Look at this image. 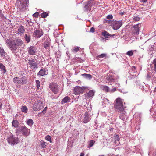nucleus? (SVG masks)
Instances as JSON below:
<instances>
[{
    "label": "nucleus",
    "instance_id": "1",
    "mask_svg": "<svg viewBox=\"0 0 156 156\" xmlns=\"http://www.w3.org/2000/svg\"><path fill=\"white\" fill-rule=\"evenodd\" d=\"M5 42L12 52L16 55L18 52V47L22 46L23 43V41L20 38H17L15 40L7 39L6 40Z\"/></svg>",
    "mask_w": 156,
    "mask_h": 156
},
{
    "label": "nucleus",
    "instance_id": "2",
    "mask_svg": "<svg viewBox=\"0 0 156 156\" xmlns=\"http://www.w3.org/2000/svg\"><path fill=\"white\" fill-rule=\"evenodd\" d=\"M29 3L28 0H17V12H23L25 11L27 7V4Z\"/></svg>",
    "mask_w": 156,
    "mask_h": 156
},
{
    "label": "nucleus",
    "instance_id": "3",
    "mask_svg": "<svg viewBox=\"0 0 156 156\" xmlns=\"http://www.w3.org/2000/svg\"><path fill=\"white\" fill-rule=\"evenodd\" d=\"M116 103L114 105L115 108L118 112H122L124 110L123 101L120 98H117L115 101Z\"/></svg>",
    "mask_w": 156,
    "mask_h": 156
},
{
    "label": "nucleus",
    "instance_id": "4",
    "mask_svg": "<svg viewBox=\"0 0 156 156\" xmlns=\"http://www.w3.org/2000/svg\"><path fill=\"white\" fill-rule=\"evenodd\" d=\"M7 140L9 144L12 146L17 144L20 142L18 137H16L12 135H11L8 137Z\"/></svg>",
    "mask_w": 156,
    "mask_h": 156
},
{
    "label": "nucleus",
    "instance_id": "5",
    "mask_svg": "<svg viewBox=\"0 0 156 156\" xmlns=\"http://www.w3.org/2000/svg\"><path fill=\"white\" fill-rule=\"evenodd\" d=\"M13 82L15 83H18L21 85H24L27 83V79L25 76L20 78L18 77H16L13 79Z\"/></svg>",
    "mask_w": 156,
    "mask_h": 156
},
{
    "label": "nucleus",
    "instance_id": "6",
    "mask_svg": "<svg viewBox=\"0 0 156 156\" xmlns=\"http://www.w3.org/2000/svg\"><path fill=\"white\" fill-rule=\"evenodd\" d=\"M16 131L21 132L24 136H28L30 133V129L25 126H21L19 129H17Z\"/></svg>",
    "mask_w": 156,
    "mask_h": 156
},
{
    "label": "nucleus",
    "instance_id": "7",
    "mask_svg": "<svg viewBox=\"0 0 156 156\" xmlns=\"http://www.w3.org/2000/svg\"><path fill=\"white\" fill-rule=\"evenodd\" d=\"M49 88L51 91L55 94H57L59 91V87L58 85L54 82H52L50 83Z\"/></svg>",
    "mask_w": 156,
    "mask_h": 156
},
{
    "label": "nucleus",
    "instance_id": "8",
    "mask_svg": "<svg viewBox=\"0 0 156 156\" xmlns=\"http://www.w3.org/2000/svg\"><path fill=\"white\" fill-rule=\"evenodd\" d=\"M44 104L40 100H38L35 102L33 106V109L35 111H38L42 109L44 107Z\"/></svg>",
    "mask_w": 156,
    "mask_h": 156
},
{
    "label": "nucleus",
    "instance_id": "9",
    "mask_svg": "<svg viewBox=\"0 0 156 156\" xmlns=\"http://www.w3.org/2000/svg\"><path fill=\"white\" fill-rule=\"evenodd\" d=\"M27 63L30 65V66L32 69H34L38 67L37 64V60L31 58L28 60Z\"/></svg>",
    "mask_w": 156,
    "mask_h": 156
},
{
    "label": "nucleus",
    "instance_id": "10",
    "mask_svg": "<svg viewBox=\"0 0 156 156\" xmlns=\"http://www.w3.org/2000/svg\"><path fill=\"white\" fill-rule=\"evenodd\" d=\"M122 23L121 20L117 21H115L112 22L111 26L115 30L119 29L122 25Z\"/></svg>",
    "mask_w": 156,
    "mask_h": 156
},
{
    "label": "nucleus",
    "instance_id": "11",
    "mask_svg": "<svg viewBox=\"0 0 156 156\" xmlns=\"http://www.w3.org/2000/svg\"><path fill=\"white\" fill-rule=\"evenodd\" d=\"M139 25V24H137L133 26L131 28L132 34L138 35L139 34L140 30Z\"/></svg>",
    "mask_w": 156,
    "mask_h": 156
},
{
    "label": "nucleus",
    "instance_id": "12",
    "mask_svg": "<svg viewBox=\"0 0 156 156\" xmlns=\"http://www.w3.org/2000/svg\"><path fill=\"white\" fill-rule=\"evenodd\" d=\"M153 63L154 65V70L156 73V58L154 60ZM151 78V80L152 84L155 83H156V75L154 76L153 75Z\"/></svg>",
    "mask_w": 156,
    "mask_h": 156
},
{
    "label": "nucleus",
    "instance_id": "13",
    "mask_svg": "<svg viewBox=\"0 0 156 156\" xmlns=\"http://www.w3.org/2000/svg\"><path fill=\"white\" fill-rule=\"evenodd\" d=\"M51 41L50 38L47 39L43 43V46L46 50H49L51 44Z\"/></svg>",
    "mask_w": 156,
    "mask_h": 156
},
{
    "label": "nucleus",
    "instance_id": "14",
    "mask_svg": "<svg viewBox=\"0 0 156 156\" xmlns=\"http://www.w3.org/2000/svg\"><path fill=\"white\" fill-rule=\"evenodd\" d=\"M84 117L83 120V122L86 123L88 122L91 119V117L90 115L88 112H86L84 115Z\"/></svg>",
    "mask_w": 156,
    "mask_h": 156
},
{
    "label": "nucleus",
    "instance_id": "15",
    "mask_svg": "<svg viewBox=\"0 0 156 156\" xmlns=\"http://www.w3.org/2000/svg\"><path fill=\"white\" fill-rule=\"evenodd\" d=\"M84 90V88L83 87L79 86H76L74 89V91L75 92L76 95L80 93H82Z\"/></svg>",
    "mask_w": 156,
    "mask_h": 156
},
{
    "label": "nucleus",
    "instance_id": "16",
    "mask_svg": "<svg viewBox=\"0 0 156 156\" xmlns=\"http://www.w3.org/2000/svg\"><path fill=\"white\" fill-rule=\"evenodd\" d=\"M115 74L113 73H112V74L108 73L106 77V80L108 82H113L115 79Z\"/></svg>",
    "mask_w": 156,
    "mask_h": 156
},
{
    "label": "nucleus",
    "instance_id": "17",
    "mask_svg": "<svg viewBox=\"0 0 156 156\" xmlns=\"http://www.w3.org/2000/svg\"><path fill=\"white\" fill-rule=\"evenodd\" d=\"M28 53L30 55H34L36 52V48L33 46H30L27 49Z\"/></svg>",
    "mask_w": 156,
    "mask_h": 156
},
{
    "label": "nucleus",
    "instance_id": "18",
    "mask_svg": "<svg viewBox=\"0 0 156 156\" xmlns=\"http://www.w3.org/2000/svg\"><path fill=\"white\" fill-rule=\"evenodd\" d=\"M43 35V33L42 31L39 30H36L33 33L34 36L37 38L41 37Z\"/></svg>",
    "mask_w": 156,
    "mask_h": 156
},
{
    "label": "nucleus",
    "instance_id": "19",
    "mask_svg": "<svg viewBox=\"0 0 156 156\" xmlns=\"http://www.w3.org/2000/svg\"><path fill=\"white\" fill-rule=\"evenodd\" d=\"M92 4L90 1H88L87 4L85 6L84 9L85 11H90Z\"/></svg>",
    "mask_w": 156,
    "mask_h": 156
},
{
    "label": "nucleus",
    "instance_id": "20",
    "mask_svg": "<svg viewBox=\"0 0 156 156\" xmlns=\"http://www.w3.org/2000/svg\"><path fill=\"white\" fill-rule=\"evenodd\" d=\"M18 32L19 34H22L24 33L25 31V29L23 26H20L18 27Z\"/></svg>",
    "mask_w": 156,
    "mask_h": 156
},
{
    "label": "nucleus",
    "instance_id": "21",
    "mask_svg": "<svg viewBox=\"0 0 156 156\" xmlns=\"http://www.w3.org/2000/svg\"><path fill=\"white\" fill-rule=\"evenodd\" d=\"M70 100L71 98L70 97L68 96H66L62 99L61 101V104H63L66 103L70 102Z\"/></svg>",
    "mask_w": 156,
    "mask_h": 156
},
{
    "label": "nucleus",
    "instance_id": "22",
    "mask_svg": "<svg viewBox=\"0 0 156 156\" xmlns=\"http://www.w3.org/2000/svg\"><path fill=\"white\" fill-rule=\"evenodd\" d=\"M46 73V70L44 68H42L39 71V72L37 73V75L38 76H43L45 75H46V74L45 73Z\"/></svg>",
    "mask_w": 156,
    "mask_h": 156
},
{
    "label": "nucleus",
    "instance_id": "23",
    "mask_svg": "<svg viewBox=\"0 0 156 156\" xmlns=\"http://www.w3.org/2000/svg\"><path fill=\"white\" fill-rule=\"evenodd\" d=\"M6 53L5 51L2 47H0V55L1 57L4 58L5 57Z\"/></svg>",
    "mask_w": 156,
    "mask_h": 156
},
{
    "label": "nucleus",
    "instance_id": "24",
    "mask_svg": "<svg viewBox=\"0 0 156 156\" xmlns=\"http://www.w3.org/2000/svg\"><path fill=\"white\" fill-rule=\"evenodd\" d=\"M153 75L151 73L148 72L145 76L146 80L147 81H150Z\"/></svg>",
    "mask_w": 156,
    "mask_h": 156
},
{
    "label": "nucleus",
    "instance_id": "25",
    "mask_svg": "<svg viewBox=\"0 0 156 156\" xmlns=\"http://www.w3.org/2000/svg\"><path fill=\"white\" fill-rule=\"evenodd\" d=\"M12 125L15 128H17L18 127L20 123L17 120H13L12 122Z\"/></svg>",
    "mask_w": 156,
    "mask_h": 156
},
{
    "label": "nucleus",
    "instance_id": "26",
    "mask_svg": "<svg viewBox=\"0 0 156 156\" xmlns=\"http://www.w3.org/2000/svg\"><path fill=\"white\" fill-rule=\"evenodd\" d=\"M0 69L3 74L5 73L6 72V69H5V66L2 64L0 63Z\"/></svg>",
    "mask_w": 156,
    "mask_h": 156
},
{
    "label": "nucleus",
    "instance_id": "27",
    "mask_svg": "<svg viewBox=\"0 0 156 156\" xmlns=\"http://www.w3.org/2000/svg\"><path fill=\"white\" fill-rule=\"evenodd\" d=\"M81 76L83 77L88 79H91L92 78V75L90 74L84 73L81 74Z\"/></svg>",
    "mask_w": 156,
    "mask_h": 156
},
{
    "label": "nucleus",
    "instance_id": "28",
    "mask_svg": "<svg viewBox=\"0 0 156 156\" xmlns=\"http://www.w3.org/2000/svg\"><path fill=\"white\" fill-rule=\"evenodd\" d=\"M24 38L27 43H29L30 41V37L29 35L25 34L24 35Z\"/></svg>",
    "mask_w": 156,
    "mask_h": 156
},
{
    "label": "nucleus",
    "instance_id": "29",
    "mask_svg": "<svg viewBox=\"0 0 156 156\" xmlns=\"http://www.w3.org/2000/svg\"><path fill=\"white\" fill-rule=\"evenodd\" d=\"M126 116V112L123 111V112L121 113L119 116L120 118L122 120L124 121Z\"/></svg>",
    "mask_w": 156,
    "mask_h": 156
},
{
    "label": "nucleus",
    "instance_id": "30",
    "mask_svg": "<svg viewBox=\"0 0 156 156\" xmlns=\"http://www.w3.org/2000/svg\"><path fill=\"white\" fill-rule=\"evenodd\" d=\"M114 138L115 140V143L116 144V145H118L119 143V138L118 135H114Z\"/></svg>",
    "mask_w": 156,
    "mask_h": 156
},
{
    "label": "nucleus",
    "instance_id": "31",
    "mask_svg": "<svg viewBox=\"0 0 156 156\" xmlns=\"http://www.w3.org/2000/svg\"><path fill=\"white\" fill-rule=\"evenodd\" d=\"M101 34L103 36H104L105 38H108L109 37H111V34L105 31L102 32Z\"/></svg>",
    "mask_w": 156,
    "mask_h": 156
},
{
    "label": "nucleus",
    "instance_id": "32",
    "mask_svg": "<svg viewBox=\"0 0 156 156\" xmlns=\"http://www.w3.org/2000/svg\"><path fill=\"white\" fill-rule=\"evenodd\" d=\"M95 92L93 90H90L89 92L87 93V97L88 98L92 97L94 94Z\"/></svg>",
    "mask_w": 156,
    "mask_h": 156
},
{
    "label": "nucleus",
    "instance_id": "33",
    "mask_svg": "<svg viewBox=\"0 0 156 156\" xmlns=\"http://www.w3.org/2000/svg\"><path fill=\"white\" fill-rule=\"evenodd\" d=\"M21 111L24 113H27L28 111V109L25 106H22L21 108Z\"/></svg>",
    "mask_w": 156,
    "mask_h": 156
},
{
    "label": "nucleus",
    "instance_id": "34",
    "mask_svg": "<svg viewBox=\"0 0 156 156\" xmlns=\"http://www.w3.org/2000/svg\"><path fill=\"white\" fill-rule=\"evenodd\" d=\"M107 54L105 53L102 54L101 55H100L96 57V58L98 60H100V58H103L106 56Z\"/></svg>",
    "mask_w": 156,
    "mask_h": 156
},
{
    "label": "nucleus",
    "instance_id": "35",
    "mask_svg": "<svg viewBox=\"0 0 156 156\" xmlns=\"http://www.w3.org/2000/svg\"><path fill=\"white\" fill-rule=\"evenodd\" d=\"M102 89L105 91L107 92L110 91L109 87L106 86H104L102 87Z\"/></svg>",
    "mask_w": 156,
    "mask_h": 156
},
{
    "label": "nucleus",
    "instance_id": "36",
    "mask_svg": "<svg viewBox=\"0 0 156 156\" xmlns=\"http://www.w3.org/2000/svg\"><path fill=\"white\" fill-rule=\"evenodd\" d=\"M27 123L29 126H32L33 124V120L31 119H29L27 122Z\"/></svg>",
    "mask_w": 156,
    "mask_h": 156
},
{
    "label": "nucleus",
    "instance_id": "37",
    "mask_svg": "<svg viewBox=\"0 0 156 156\" xmlns=\"http://www.w3.org/2000/svg\"><path fill=\"white\" fill-rule=\"evenodd\" d=\"M48 16V14L47 12H44L41 14V16L43 18H46Z\"/></svg>",
    "mask_w": 156,
    "mask_h": 156
},
{
    "label": "nucleus",
    "instance_id": "38",
    "mask_svg": "<svg viewBox=\"0 0 156 156\" xmlns=\"http://www.w3.org/2000/svg\"><path fill=\"white\" fill-rule=\"evenodd\" d=\"M36 83L37 90H38L40 86V82L39 80H36Z\"/></svg>",
    "mask_w": 156,
    "mask_h": 156
},
{
    "label": "nucleus",
    "instance_id": "39",
    "mask_svg": "<svg viewBox=\"0 0 156 156\" xmlns=\"http://www.w3.org/2000/svg\"><path fill=\"white\" fill-rule=\"evenodd\" d=\"M126 54L130 56H131L133 55V50H130L128 51Z\"/></svg>",
    "mask_w": 156,
    "mask_h": 156
},
{
    "label": "nucleus",
    "instance_id": "40",
    "mask_svg": "<svg viewBox=\"0 0 156 156\" xmlns=\"http://www.w3.org/2000/svg\"><path fill=\"white\" fill-rule=\"evenodd\" d=\"M133 17V20L135 21H138L140 20L141 19L140 17L137 16H134Z\"/></svg>",
    "mask_w": 156,
    "mask_h": 156
},
{
    "label": "nucleus",
    "instance_id": "41",
    "mask_svg": "<svg viewBox=\"0 0 156 156\" xmlns=\"http://www.w3.org/2000/svg\"><path fill=\"white\" fill-rule=\"evenodd\" d=\"M45 139L48 141L50 142L51 143L52 141H51V136L49 135L47 136L45 138Z\"/></svg>",
    "mask_w": 156,
    "mask_h": 156
},
{
    "label": "nucleus",
    "instance_id": "42",
    "mask_svg": "<svg viewBox=\"0 0 156 156\" xmlns=\"http://www.w3.org/2000/svg\"><path fill=\"white\" fill-rule=\"evenodd\" d=\"M46 143L44 142V141L41 142V144H40L41 147L43 148H45L46 147Z\"/></svg>",
    "mask_w": 156,
    "mask_h": 156
},
{
    "label": "nucleus",
    "instance_id": "43",
    "mask_svg": "<svg viewBox=\"0 0 156 156\" xmlns=\"http://www.w3.org/2000/svg\"><path fill=\"white\" fill-rule=\"evenodd\" d=\"M95 141L93 140H91L89 144V147H91L95 143Z\"/></svg>",
    "mask_w": 156,
    "mask_h": 156
},
{
    "label": "nucleus",
    "instance_id": "44",
    "mask_svg": "<svg viewBox=\"0 0 156 156\" xmlns=\"http://www.w3.org/2000/svg\"><path fill=\"white\" fill-rule=\"evenodd\" d=\"M39 15V12H36L33 14V16L36 18H38V17Z\"/></svg>",
    "mask_w": 156,
    "mask_h": 156
},
{
    "label": "nucleus",
    "instance_id": "45",
    "mask_svg": "<svg viewBox=\"0 0 156 156\" xmlns=\"http://www.w3.org/2000/svg\"><path fill=\"white\" fill-rule=\"evenodd\" d=\"M80 47H77L75 48L73 50V51L76 53L79 50Z\"/></svg>",
    "mask_w": 156,
    "mask_h": 156
},
{
    "label": "nucleus",
    "instance_id": "46",
    "mask_svg": "<svg viewBox=\"0 0 156 156\" xmlns=\"http://www.w3.org/2000/svg\"><path fill=\"white\" fill-rule=\"evenodd\" d=\"M106 18L108 20H111L112 19L113 16L112 15H109L107 16Z\"/></svg>",
    "mask_w": 156,
    "mask_h": 156
},
{
    "label": "nucleus",
    "instance_id": "47",
    "mask_svg": "<svg viewBox=\"0 0 156 156\" xmlns=\"http://www.w3.org/2000/svg\"><path fill=\"white\" fill-rule=\"evenodd\" d=\"M132 72H133V73H134V74L132 76V77H131V78H135L136 77V70H135V71H132Z\"/></svg>",
    "mask_w": 156,
    "mask_h": 156
},
{
    "label": "nucleus",
    "instance_id": "48",
    "mask_svg": "<svg viewBox=\"0 0 156 156\" xmlns=\"http://www.w3.org/2000/svg\"><path fill=\"white\" fill-rule=\"evenodd\" d=\"M95 32V29L93 27H91L89 31L90 32L94 33Z\"/></svg>",
    "mask_w": 156,
    "mask_h": 156
},
{
    "label": "nucleus",
    "instance_id": "49",
    "mask_svg": "<svg viewBox=\"0 0 156 156\" xmlns=\"http://www.w3.org/2000/svg\"><path fill=\"white\" fill-rule=\"evenodd\" d=\"M47 107H45V108H44V109L41 112V113H42L44 114H45V113H46V111L47 110Z\"/></svg>",
    "mask_w": 156,
    "mask_h": 156
},
{
    "label": "nucleus",
    "instance_id": "50",
    "mask_svg": "<svg viewBox=\"0 0 156 156\" xmlns=\"http://www.w3.org/2000/svg\"><path fill=\"white\" fill-rule=\"evenodd\" d=\"M116 88H114L112 89L110 91L111 92H114L116 91Z\"/></svg>",
    "mask_w": 156,
    "mask_h": 156
},
{
    "label": "nucleus",
    "instance_id": "51",
    "mask_svg": "<svg viewBox=\"0 0 156 156\" xmlns=\"http://www.w3.org/2000/svg\"><path fill=\"white\" fill-rule=\"evenodd\" d=\"M136 67L135 66H133L132 68V71H135L136 70Z\"/></svg>",
    "mask_w": 156,
    "mask_h": 156
},
{
    "label": "nucleus",
    "instance_id": "52",
    "mask_svg": "<svg viewBox=\"0 0 156 156\" xmlns=\"http://www.w3.org/2000/svg\"><path fill=\"white\" fill-rule=\"evenodd\" d=\"M148 0H140V2H142L144 3H146L147 1Z\"/></svg>",
    "mask_w": 156,
    "mask_h": 156
},
{
    "label": "nucleus",
    "instance_id": "53",
    "mask_svg": "<svg viewBox=\"0 0 156 156\" xmlns=\"http://www.w3.org/2000/svg\"><path fill=\"white\" fill-rule=\"evenodd\" d=\"M84 154L83 153H81L80 156H84Z\"/></svg>",
    "mask_w": 156,
    "mask_h": 156
},
{
    "label": "nucleus",
    "instance_id": "54",
    "mask_svg": "<svg viewBox=\"0 0 156 156\" xmlns=\"http://www.w3.org/2000/svg\"><path fill=\"white\" fill-rule=\"evenodd\" d=\"M114 129V128H110V131H112Z\"/></svg>",
    "mask_w": 156,
    "mask_h": 156
},
{
    "label": "nucleus",
    "instance_id": "55",
    "mask_svg": "<svg viewBox=\"0 0 156 156\" xmlns=\"http://www.w3.org/2000/svg\"><path fill=\"white\" fill-rule=\"evenodd\" d=\"M124 13H123V12H121L120 13V14L122 16L123 15H124Z\"/></svg>",
    "mask_w": 156,
    "mask_h": 156
},
{
    "label": "nucleus",
    "instance_id": "56",
    "mask_svg": "<svg viewBox=\"0 0 156 156\" xmlns=\"http://www.w3.org/2000/svg\"><path fill=\"white\" fill-rule=\"evenodd\" d=\"M115 36V34H113L112 35H111V37H113V36Z\"/></svg>",
    "mask_w": 156,
    "mask_h": 156
},
{
    "label": "nucleus",
    "instance_id": "57",
    "mask_svg": "<svg viewBox=\"0 0 156 156\" xmlns=\"http://www.w3.org/2000/svg\"><path fill=\"white\" fill-rule=\"evenodd\" d=\"M20 87V86H19V85H16V87L17 88H19Z\"/></svg>",
    "mask_w": 156,
    "mask_h": 156
},
{
    "label": "nucleus",
    "instance_id": "58",
    "mask_svg": "<svg viewBox=\"0 0 156 156\" xmlns=\"http://www.w3.org/2000/svg\"><path fill=\"white\" fill-rule=\"evenodd\" d=\"M2 105V104L1 103H0V108H1Z\"/></svg>",
    "mask_w": 156,
    "mask_h": 156
},
{
    "label": "nucleus",
    "instance_id": "59",
    "mask_svg": "<svg viewBox=\"0 0 156 156\" xmlns=\"http://www.w3.org/2000/svg\"><path fill=\"white\" fill-rule=\"evenodd\" d=\"M118 156V155H116V156Z\"/></svg>",
    "mask_w": 156,
    "mask_h": 156
}]
</instances>
